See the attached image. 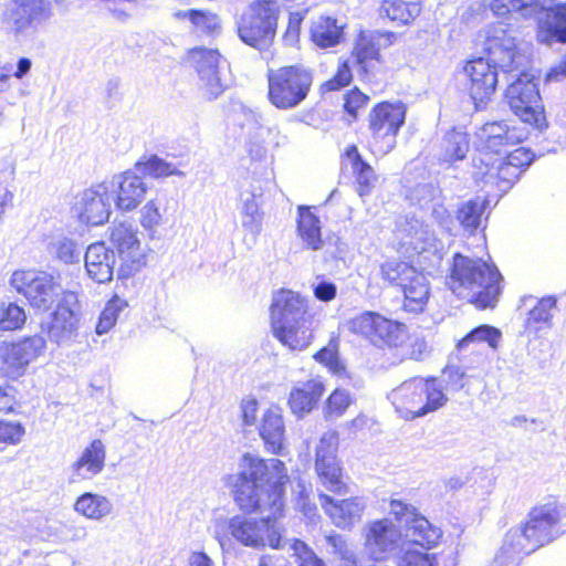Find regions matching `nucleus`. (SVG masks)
Instances as JSON below:
<instances>
[{"label": "nucleus", "mask_w": 566, "mask_h": 566, "mask_svg": "<svg viewBox=\"0 0 566 566\" xmlns=\"http://www.w3.org/2000/svg\"><path fill=\"white\" fill-rule=\"evenodd\" d=\"M172 15L179 21H189L191 23L192 30L200 33L216 34L221 30V21L219 15L209 10H178L174 12Z\"/></svg>", "instance_id": "obj_35"}, {"label": "nucleus", "mask_w": 566, "mask_h": 566, "mask_svg": "<svg viewBox=\"0 0 566 566\" xmlns=\"http://www.w3.org/2000/svg\"><path fill=\"white\" fill-rule=\"evenodd\" d=\"M268 82V97L271 104L279 109H291L307 97L313 84V74L303 65L283 66L271 70Z\"/></svg>", "instance_id": "obj_8"}, {"label": "nucleus", "mask_w": 566, "mask_h": 566, "mask_svg": "<svg viewBox=\"0 0 566 566\" xmlns=\"http://www.w3.org/2000/svg\"><path fill=\"white\" fill-rule=\"evenodd\" d=\"M259 432L269 451L281 454L284 448L285 424L282 410L271 407L262 415Z\"/></svg>", "instance_id": "obj_26"}, {"label": "nucleus", "mask_w": 566, "mask_h": 566, "mask_svg": "<svg viewBox=\"0 0 566 566\" xmlns=\"http://www.w3.org/2000/svg\"><path fill=\"white\" fill-rule=\"evenodd\" d=\"M527 60L520 70L507 74L505 80L509 86L505 97L513 113L535 128L542 130L545 127L543 107L539 105V92L532 77L524 72Z\"/></svg>", "instance_id": "obj_9"}, {"label": "nucleus", "mask_w": 566, "mask_h": 566, "mask_svg": "<svg viewBox=\"0 0 566 566\" xmlns=\"http://www.w3.org/2000/svg\"><path fill=\"white\" fill-rule=\"evenodd\" d=\"M467 369V366H448L443 370L448 389L458 391L465 386Z\"/></svg>", "instance_id": "obj_53"}, {"label": "nucleus", "mask_w": 566, "mask_h": 566, "mask_svg": "<svg viewBox=\"0 0 566 566\" xmlns=\"http://www.w3.org/2000/svg\"><path fill=\"white\" fill-rule=\"evenodd\" d=\"M220 59L219 52L212 49L196 48L189 52V60L198 73L200 87L210 101L218 98L226 88L219 70Z\"/></svg>", "instance_id": "obj_15"}, {"label": "nucleus", "mask_w": 566, "mask_h": 566, "mask_svg": "<svg viewBox=\"0 0 566 566\" xmlns=\"http://www.w3.org/2000/svg\"><path fill=\"white\" fill-rule=\"evenodd\" d=\"M501 281L502 275L494 265L457 253L447 283L459 297L486 308L495 306L502 292Z\"/></svg>", "instance_id": "obj_4"}, {"label": "nucleus", "mask_w": 566, "mask_h": 566, "mask_svg": "<svg viewBox=\"0 0 566 566\" xmlns=\"http://www.w3.org/2000/svg\"><path fill=\"white\" fill-rule=\"evenodd\" d=\"M384 34L379 32H360L356 42L349 62L367 72L368 63L379 57L380 41Z\"/></svg>", "instance_id": "obj_29"}, {"label": "nucleus", "mask_w": 566, "mask_h": 566, "mask_svg": "<svg viewBox=\"0 0 566 566\" xmlns=\"http://www.w3.org/2000/svg\"><path fill=\"white\" fill-rule=\"evenodd\" d=\"M399 566H437L434 555L407 548L399 558Z\"/></svg>", "instance_id": "obj_50"}, {"label": "nucleus", "mask_w": 566, "mask_h": 566, "mask_svg": "<svg viewBox=\"0 0 566 566\" xmlns=\"http://www.w3.org/2000/svg\"><path fill=\"white\" fill-rule=\"evenodd\" d=\"M106 188L103 185L98 189H86L81 197L78 217L81 221L90 226H99L106 221Z\"/></svg>", "instance_id": "obj_28"}, {"label": "nucleus", "mask_w": 566, "mask_h": 566, "mask_svg": "<svg viewBox=\"0 0 566 566\" xmlns=\"http://www.w3.org/2000/svg\"><path fill=\"white\" fill-rule=\"evenodd\" d=\"M424 381H426V386H423L426 388L424 401H423V406L420 409L422 411L421 413L423 416L440 409L448 401L446 394L443 392L442 388L440 387V385L437 384V381L434 379H428Z\"/></svg>", "instance_id": "obj_44"}, {"label": "nucleus", "mask_w": 566, "mask_h": 566, "mask_svg": "<svg viewBox=\"0 0 566 566\" xmlns=\"http://www.w3.org/2000/svg\"><path fill=\"white\" fill-rule=\"evenodd\" d=\"M353 333L359 334L377 347H398L406 339V326L376 312H364L349 321Z\"/></svg>", "instance_id": "obj_11"}, {"label": "nucleus", "mask_w": 566, "mask_h": 566, "mask_svg": "<svg viewBox=\"0 0 566 566\" xmlns=\"http://www.w3.org/2000/svg\"><path fill=\"white\" fill-rule=\"evenodd\" d=\"M115 206L120 211H133L144 200L147 192V185L137 175L136 170H127L116 175L112 180Z\"/></svg>", "instance_id": "obj_19"}, {"label": "nucleus", "mask_w": 566, "mask_h": 566, "mask_svg": "<svg viewBox=\"0 0 566 566\" xmlns=\"http://www.w3.org/2000/svg\"><path fill=\"white\" fill-rule=\"evenodd\" d=\"M429 353V346L423 337H415L409 345V358L422 360Z\"/></svg>", "instance_id": "obj_63"}, {"label": "nucleus", "mask_w": 566, "mask_h": 566, "mask_svg": "<svg viewBox=\"0 0 566 566\" xmlns=\"http://www.w3.org/2000/svg\"><path fill=\"white\" fill-rule=\"evenodd\" d=\"M280 12L276 0L250 2L235 21L239 39L252 49L266 51L274 42Z\"/></svg>", "instance_id": "obj_7"}, {"label": "nucleus", "mask_w": 566, "mask_h": 566, "mask_svg": "<svg viewBox=\"0 0 566 566\" xmlns=\"http://www.w3.org/2000/svg\"><path fill=\"white\" fill-rule=\"evenodd\" d=\"M490 10L512 35L522 20L535 19L541 23L542 42H566V4L545 11L538 0H492Z\"/></svg>", "instance_id": "obj_5"}, {"label": "nucleus", "mask_w": 566, "mask_h": 566, "mask_svg": "<svg viewBox=\"0 0 566 566\" xmlns=\"http://www.w3.org/2000/svg\"><path fill=\"white\" fill-rule=\"evenodd\" d=\"M24 434V428L19 422H9L0 420V441L7 443H18Z\"/></svg>", "instance_id": "obj_54"}, {"label": "nucleus", "mask_w": 566, "mask_h": 566, "mask_svg": "<svg viewBox=\"0 0 566 566\" xmlns=\"http://www.w3.org/2000/svg\"><path fill=\"white\" fill-rule=\"evenodd\" d=\"M379 17L398 24H408L421 11L419 0H384L379 7Z\"/></svg>", "instance_id": "obj_33"}, {"label": "nucleus", "mask_w": 566, "mask_h": 566, "mask_svg": "<svg viewBox=\"0 0 566 566\" xmlns=\"http://www.w3.org/2000/svg\"><path fill=\"white\" fill-rule=\"evenodd\" d=\"M557 300L554 296L542 297L530 311L526 325L534 331L551 328L553 325L554 312L556 311Z\"/></svg>", "instance_id": "obj_38"}, {"label": "nucleus", "mask_w": 566, "mask_h": 566, "mask_svg": "<svg viewBox=\"0 0 566 566\" xmlns=\"http://www.w3.org/2000/svg\"><path fill=\"white\" fill-rule=\"evenodd\" d=\"M488 201L481 198L470 199L463 202L457 210V219L470 233H473L482 222Z\"/></svg>", "instance_id": "obj_39"}, {"label": "nucleus", "mask_w": 566, "mask_h": 566, "mask_svg": "<svg viewBox=\"0 0 566 566\" xmlns=\"http://www.w3.org/2000/svg\"><path fill=\"white\" fill-rule=\"evenodd\" d=\"M114 253L119 260L118 279H128L147 264V255L137 238V230L129 221L115 223L111 232Z\"/></svg>", "instance_id": "obj_10"}, {"label": "nucleus", "mask_w": 566, "mask_h": 566, "mask_svg": "<svg viewBox=\"0 0 566 566\" xmlns=\"http://www.w3.org/2000/svg\"><path fill=\"white\" fill-rule=\"evenodd\" d=\"M318 497L325 513L339 528H350L358 523L366 507L364 500L358 496L336 501L332 496L321 493Z\"/></svg>", "instance_id": "obj_20"}, {"label": "nucleus", "mask_w": 566, "mask_h": 566, "mask_svg": "<svg viewBox=\"0 0 566 566\" xmlns=\"http://www.w3.org/2000/svg\"><path fill=\"white\" fill-rule=\"evenodd\" d=\"M242 227L245 231L256 237L261 232L262 216L261 213H242Z\"/></svg>", "instance_id": "obj_64"}, {"label": "nucleus", "mask_w": 566, "mask_h": 566, "mask_svg": "<svg viewBox=\"0 0 566 566\" xmlns=\"http://www.w3.org/2000/svg\"><path fill=\"white\" fill-rule=\"evenodd\" d=\"M488 59H474L464 66L469 94L476 109L483 108L494 94L497 70L506 76L520 70L526 61V56L516 49L515 36L500 24L488 39Z\"/></svg>", "instance_id": "obj_3"}, {"label": "nucleus", "mask_w": 566, "mask_h": 566, "mask_svg": "<svg viewBox=\"0 0 566 566\" xmlns=\"http://www.w3.org/2000/svg\"><path fill=\"white\" fill-rule=\"evenodd\" d=\"M327 542L333 547L334 554L343 562L342 566H357L354 551L340 535H331L327 537Z\"/></svg>", "instance_id": "obj_47"}, {"label": "nucleus", "mask_w": 566, "mask_h": 566, "mask_svg": "<svg viewBox=\"0 0 566 566\" xmlns=\"http://www.w3.org/2000/svg\"><path fill=\"white\" fill-rule=\"evenodd\" d=\"M337 447V432L326 431L316 448L315 469L328 491L342 494L346 492V485L342 481L340 468L336 460Z\"/></svg>", "instance_id": "obj_14"}, {"label": "nucleus", "mask_w": 566, "mask_h": 566, "mask_svg": "<svg viewBox=\"0 0 566 566\" xmlns=\"http://www.w3.org/2000/svg\"><path fill=\"white\" fill-rule=\"evenodd\" d=\"M353 398L345 389H335L328 397L324 407V416L326 419H337L342 417L346 409L352 405Z\"/></svg>", "instance_id": "obj_43"}, {"label": "nucleus", "mask_w": 566, "mask_h": 566, "mask_svg": "<svg viewBox=\"0 0 566 566\" xmlns=\"http://www.w3.org/2000/svg\"><path fill=\"white\" fill-rule=\"evenodd\" d=\"M389 511L405 526L406 535L403 537L400 526L390 518L368 523L364 532V551L370 559L387 560L399 552H405L407 542L427 549L439 543L441 530L432 525L412 505L400 500H391Z\"/></svg>", "instance_id": "obj_2"}, {"label": "nucleus", "mask_w": 566, "mask_h": 566, "mask_svg": "<svg viewBox=\"0 0 566 566\" xmlns=\"http://www.w3.org/2000/svg\"><path fill=\"white\" fill-rule=\"evenodd\" d=\"M314 295L322 302H329L336 297L337 286L329 281L321 280L313 287Z\"/></svg>", "instance_id": "obj_59"}, {"label": "nucleus", "mask_w": 566, "mask_h": 566, "mask_svg": "<svg viewBox=\"0 0 566 566\" xmlns=\"http://www.w3.org/2000/svg\"><path fill=\"white\" fill-rule=\"evenodd\" d=\"M502 333L499 328L491 325H480L469 332L459 340L457 348L463 350L471 344L486 343L491 348H496L501 340Z\"/></svg>", "instance_id": "obj_40"}, {"label": "nucleus", "mask_w": 566, "mask_h": 566, "mask_svg": "<svg viewBox=\"0 0 566 566\" xmlns=\"http://www.w3.org/2000/svg\"><path fill=\"white\" fill-rule=\"evenodd\" d=\"M135 170L154 178H165L169 176H184L174 164L168 163L156 155L150 156L146 161H138Z\"/></svg>", "instance_id": "obj_42"}, {"label": "nucleus", "mask_w": 566, "mask_h": 566, "mask_svg": "<svg viewBox=\"0 0 566 566\" xmlns=\"http://www.w3.org/2000/svg\"><path fill=\"white\" fill-rule=\"evenodd\" d=\"M11 285L30 302L31 306L46 311L64 291L46 272L15 271Z\"/></svg>", "instance_id": "obj_12"}, {"label": "nucleus", "mask_w": 566, "mask_h": 566, "mask_svg": "<svg viewBox=\"0 0 566 566\" xmlns=\"http://www.w3.org/2000/svg\"><path fill=\"white\" fill-rule=\"evenodd\" d=\"M560 518L557 505L547 503L535 506L528 513L525 525L520 526L535 551L557 536V523Z\"/></svg>", "instance_id": "obj_16"}, {"label": "nucleus", "mask_w": 566, "mask_h": 566, "mask_svg": "<svg viewBox=\"0 0 566 566\" xmlns=\"http://www.w3.org/2000/svg\"><path fill=\"white\" fill-rule=\"evenodd\" d=\"M408 228L405 229L407 235L410 238L406 243L416 244L417 241H426L428 238V230L424 229V226L417 219H412L407 223Z\"/></svg>", "instance_id": "obj_61"}, {"label": "nucleus", "mask_w": 566, "mask_h": 566, "mask_svg": "<svg viewBox=\"0 0 566 566\" xmlns=\"http://www.w3.org/2000/svg\"><path fill=\"white\" fill-rule=\"evenodd\" d=\"M27 319L24 310L15 303L2 304L0 308V329L14 331L20 328Z\"/></svg>", "instance_id": "obj_45"}, {"label": "nucleus", "mask_w": 566, "mask_h": 566, "mask_svg": "<svg viewBox=\"0 0 566 566\" xmlns=\"http://www.w3.org/2000/svg\"><path fill=\"white\" fill-rule=\"evenodd\" d=\"M469 151V139L465 133L457 129L448 132L441 143L440 159L453 163L465 158Z\"/></svg>", "instance_id": "obj_37"}, {"label": "nucleus", "mask_w": 566, "mask_h": 566, "mask_svg": "<svg viewBox=\"0 0 566 566\" xmlns=\"http://www.w3.org/2000/svg\"><path fill=\"white\" fill-rule=\"evenodd\" d=\"M273 335L292 350L305 349L312 340V315L307 302L298 293L280 290L271 304Z\"/></svg>", "instance_id": "obj_6"}, {"label": "nucleus", "mask_w": 566, "mask_h": 566, "mask_svg": "<svg viewBox=\"0 0 566 566\" xmlns=\"http://www.w3.org/2000/svg\"><path fill=\"white\" fill-rule=\"evenodd\" d=\"M263 193V189L260 185L251 184L250 188H244V185L241 186V200L243 202L242 213H260L259 205L256 203V198L261 197Z\"/></svg>", "instance_id": "obj_51"}, {"label": "nucleus", "mask_w": 566, "mask_h": 566, "mask_svg": "<svg viewBox=\"0 0 566 566\" xmlns=\"http://www.w3.org/2000/svg\"><path fill=\"white\" fill-rule=\"evenodd\" d=\"M161 222L159 205L157 200L148 201L140 210V224L146 230L157 228Z\"/></svg>", "instance_id": "obj_52"}, {"label": "nucleus", "mask_w": 566, "mask_h": 566, "mask_svg": "<svg viewBox=\"0 0 566 566\" xmlns=\"http://www.w3.org/2000/svg\"><path fill=\"white\" fill-rule=\"evenodd\" d=\"M297 212V235L307 249L313 251L322 249L321 220L311 211L310 207L300 206Z\"/></svg>", "instance_id": "obj_32"}, {"label": "nucleus", "mask_w": 566, "mask_h": 566, "mask_svg": "<svg viewBox=\"0 0 566 566\" xmlns=\"http://www.w3.org/2000/svg\"><path fill=\"white\" fill-rule=\"evenodd\" d=\"M85 263H97L106 262V245L103 241L92 243L88 245L85 256H84Z\"/></svg>", "instance_id": "obj_62"}, {"label": "nucleus", "mask_w": 566, "mask_h": 566, "mask_svg": "<svg viewBox=\"0 0 566 566\" xmlns=\"http://www.w3.org/2000/svg\"><path fill=\"white\" fill-rule=\"evenodd\" d=\"M52 251L56 258L64 263H74L80 261L81 251L74 241L63 238L52 243Z\"/></svg>", "instance_id": "obj_48"}, {"label": "nucleus", "mask_w": 566, "mask_h": 566, "mask_svg": "<svg viewBox=\"0 0 566 566\" xmlns=\"http://www.w3.org/2000/svg\"><path fill=\"white\" fill-rule=\"evenodd\" d=\"M15 405V388L9 384L6 376L0 375V412L11 411Z\"/></svg>", "instance_id": "obj_56"}, {"label": "nucleus", "mask_w": 566, "mask_h": 566, "mask_svg": "<svg viewBox=\"0 0 566 566\" xmlns=\"http://www.w3.org/2000/svg\"><path fill=\"white\" fill-rule=\"evenodd\" d=\"M102 440H94L83 451L80 459L73 463L70 474V482L77 483L84 479H91L103 470L105 450Z\"/></svg>", "instance_id": "obj_25"}, {"label": "nucleus", "mask_w": 566, "mask_h": 566, "mask_svg": "<svg viewBox=\"0 0 566 566\" xmlns=\"http://www.w3.org/2000/svg\"><path fill=\"white\" fill-rule=\"evenodd\" d=\"M418 270L402 261H387L380 266L381 277L389 284L403 287V284L417 274Z\"/></svg>", "instance_id": "obj_41"}, {"label": "nucleus", "mask_w": 566, "mask_h": 566, "mask_svg": "<svg viewBox=\"0 0 566 566\" xmlns=\"http://www.w3.org/2000/svg\"><path fill=\"white\" fill-rule=\"evenodd\" d=\"M423 386H426L424 379L412 378L403 381L390 392L389 399L401 418L412 420L423 417L420 410L423 406L426 394Z\"/></svg>", "instance_id": "obj_17"}, {"label": "nucleus", "mask_w": 566, "mask_h": 566, "mask_svg": "<svg viewBox=\"0 0 566 566\" xmlns=\"http://www.w3.org/2000/svg\"><path fill=\"white\" fill-rule=\"evenodd\" d=\"M505 157L503 158L506 160L512 167L516 168V170H521L524 167H528L533 159L534 155L524 147H518L510 153H504Z\"/></svg>", "instance_id": "obj_55"}, {"label": "nucleus", "mask_w": 566, "mask_h": 566, "mask_svg": "<svg viewBox=\"0 0 566 566\" xmlns=\"http://www.w3.org/2000/svg\"><path fill=\"white\" fill-rule=\"evenodd\" d=\"M368 102V96L355 88L345 95L344 108L345 111L356 117L359 108L365 107Z\"/></svg>", "instance_id": "obj_58"}, {"label": "nucleus", "mask_w": 566, "mask_h": 566, "mask_svg": "<svg viewBox=\"0 0 566 566\" xmlns=\"http://www.w3.org/2000/svg\"><path fill=\"white\" fill-rule=\"evenodd\" d=\"M325 387L319 379L302 382L291 390L289 405L294 415L303 417L310 413L323 396Z\"/></svg>", "instance_id": "obj_27"}, {"label": "nucleus", "mask_w": 566, "mask_h": 566, "mask_svg": "<svg viewBox=\"0 0 566 566\" xmlns=\"http://www.w3.org/2000/svg\"><path fill=\"white\" fill-rule=\"evenodd\" d=\"M370 129L378 137H395L405 123L406 107L402 103H380L370 113Z\"/></svg>", "instance_id": "obj_22"}, {"label": "nucleus", "mask_w": 566, "mask_h": 566, "mask_svg": "<svg viewBox=\"0 0 566 566\" xmlns=\"http://www.w3.org/2000/svg\"><path fill=\"white\" fill-rule=\"evenodd\" d=\"M352 77H353V75H352V71H350V66H349V61L344 62L338 67L336 75L332 80L324 83L323 87L326 91L339 90V88L348 85L352 81Z\"/></svg>", "instance_id": "obj_57"}, {"label": "nucleus", "mask_w": 566, "mask_h": 566, "mask_svg": "<svg viewBox=\"0 0 566 566\" xmlns=\"http://www.w3.org/2000/svg\"><path fill=\"white\" fill-rule=\"evenodd\" d=\"M480 161L486 166V170L481 172V178L485 184H494L504 191L512 187L514 181L520 177L521 170L512 167L506 160L501 159L495 166L481 158Z\"/></svg>", "instance_id": "obj_36"}, {"label": "nucleus", "mask_w": 566, "mask_h": 566, "mask_svg": "<svg viewBox=\"0 0 566 566\" xmlns=\"http://www.w3.org/2000/svg\"><path fill=\"white\" fill-rule=\"evenodd\" d=\"M441 190L433 184H419L410 192V200L421 209L429 210L439 200Z\"/></svg>", "instance_id": "obj_46"}, {"label": "nucleus", "mask_w": 566, "mask_h": 566, "mask_svg": "<svg viewBox=\"0 0 566 566\" xmlns=\"http://www.w3.org/2000/svg\"><path fill=\"white\" fill-rule=\"evenodd\" d=\"M289 481L285 464L279 459L268 461L245 453L239 462L234 484V501L247 513L265 514L256 520L235 515L228 520L232 537L244 546L254 548L269 545L291 553L298 566H326L301 539H282L276 518L283 511V485Z\"/></svg>", "instance_id": "obj_1"}, {"label": "nucleus", "mask_w": 566, "mask_h": 566, "mask_svg": "<svg viewBox=\"0 0 566 566\" xmlns=\"http://www.w3.org/2000/svg\"><path fill=\"white\" fill-rule=\"evenodd\" d=\"M51 15L50 0H11L6 11V21L11 32L19 36L35 31Z\"/></svg>", "instance_id": "obj_13"}, {"label": "nucleus", "mask_w": 566, "mask_h": 566, "mask_svg": "<svg viewBox=\"0 0 566 566\" xmlns=\"http://www.w3.org/2000/svg\"><path fill=\"white\" fill-rule=\"evenodd\" d=\"M533 552L535 548L521 527H513L506 533L499 554L489 566H516L522 556Z\"/></svg>", "instance_id": "obj_24"}, {"label": "nucleus", "mask_w": 566, "mask_h": 566, "mask_svg": "<svg viewBox=\"0 0 566 566\" xmlns=\"http://www.w3.org/2000/svg\"><path fill=\"white\" fill-rule=\"evenodd\" d=\"M405 295L403 308L410 313H421L429 300L430 289L426 275L421 272L403 284L401 289Z\"/></svg>", "instance_id": "obj_31"}, {"label": "nucleus", "mask_w": 566, "mask_h": 566, "mask_svg": "<svg viewBox=\"0 0 566 566\" xmlns=\"http://www.w3.org/2000/svg\"><path fill=\"white\" fill-rule=\"evenodd\" d=\"M346 158L349 160L357 181V191L360 197L367 196L377 181V176L369 164L364 161L356 146L346 150Z\"/></svg>", "instance_id": "obj_34"}, {"label": "nucleus", "mask_w": 566, "mask_h": 566, "mask_svg": "<svg viewBox=\"0 0 566 566\" xmlns=\"http://www.w3.org/2000/svg\"><path fill=\"white\" fill-rule=\"evenodd\" d=\"M45 347V339L40 335L27 337L19 343L0 349V356L7 366V373L18 374L36 358Z\"/></svg>", "instance_id": "obj_21"}, {"label": "nucleus", "mask_w": 566, "mask_h": 566, "mask_svg": "<svg viewBox=\"0 0 566 566\" xmlns=\"http://www.w3.org/2000/svg\"><path fill=\"white\" fill-rule=\"evenodd\" d=\"M75 510L90 518H99L103 515L99 500L91 493H86L77 499Z\"/></svg>", "instance_id": "obj_49"}, {"label": "nucleus", "mask_w": 566, "mask_h": 566, "mask_svg": "<svg viewBox=\"0 0 566 566\" xmlns=\"http://www.w3.org/2000/svg\"><path fill=\"white\" fill-rule=\"evenodd\" d=\"M77 303L74 292H63L56 310L52 313L48 325L49 338L56 344H64L72 339L77 328V318L72 305Z\"/></svg>", "instance_id": "obj_18"}, {"label": "nucleus", "mask_w": 566, "mask_h": 566, "mask_svg": "<svg viewBox=\"0 0 566 566\" xmlns=\"http://www.w3.org/2000/svg\"><path fill=\"white\" fill-rule=\"evenodd\" d=\"M478 139L483 149L500 155L506 153V147L518 144L523 138L505 122H492L480 128Z\"/></svg>", "instance_id": "obj_23"}, {"label": "nucleus", "mask_w": 566, "mask_h": 566, "mask_svg": "<svg viewBox=\"0 0 566 566\" xmlns=\"http://www.w3.org/2000/svg\"><path fill=\"white\" fill-rule=\"evenodd\" d=\"M314 358L328 366L334 373H338L340 369L337 352L334 348L324 347L314 355Z\"/></svg>", "instance_id": "obj_60"}, {"label": "nucleus", "mask_w": 566, "mask_h": 566, "mask_svg": "<svg viewBox=\"0 0 566 566\" xmlns=\"http://www.w3.org/2000/svg\"><path fill=\"white\" fill-rule=\"evenodd\" d=\"M344 27L331 17H319L311 27V39L322 49L333 48L344 39Z\"/></svg>", "instance_id": "obj_30"}]
</instances>
